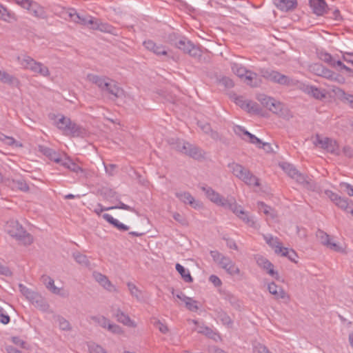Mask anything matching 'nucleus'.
Listing matches in <instances>:
<instances>
[{"label":"nucleus","mask_w":353,"mask_h":353,"mask_svg":"<svg viewBox=\"0 0 353 353\" xmlns=\"http://www.w3.org/2000/svg\"><path fill=\"white\" fill-rule=\"evenodd\" d=\"M260 74L268 81L288 87H296L309 93V86L305 85L298 80L290 78L278 71L262 68L260 70Z\"/></svg>","instance_id":"obj_1"},{"label":"nucleus","mask_w":353,"mask_h":353,"mask_svg":"<svg viewBox=\"0 0 353 353\" xmlns=\"http://www.w3.org/2000/svg\"><path fill=\"white\" fill-rule=\"evenodd\" d=\"M6 230L10 236L24 245H29L33 242V236L16 220L8 221Z\"/></svg>","instance_id":"obj_2"},{"label":"nucleus","mask_w":353,"mask_h":353,"mask_svg":"<svg viewBox=\"0 0 353 353\" xmlns=\"http://www.w3.org/2000/svg\"><path fill=\"white\" fill-rule=\"evenodd\" d=\"M18 61L23 68L30 70L35 74L45 77H49L50 74L48 67L42 63L35 61L30 56L18 57Z\"/></svg>","instance_id":"obj_3"},{"label":"nucleus","mask_w":353,"mask_h":353,"mask_svg":"<svg viewBox=\"0 0 353 353\" xmlns=\"http://www.w3.org/2000/svg\"><path fill=\"white\" fill-rule=\"evenodd\" d=\"M312 143L316 148L323 149L332 154H340L339 145L334 139L316 134L312 138Z\"/></svg>","instance_id":"obj_4"},{"label":"nucleus","mask_w":353,"mask_h":353,"mask_svg":"<svg viewBox=\"0 0 353 353\" xmlns=\"http://www.w3.org/2000/svg\"><path fill=\"white\" fill-rule=\"evenodd\" d=\"M266 243L271 247L276 254L288 258L291 261H295L296 252L293 250L282 246V243L277 237L272 235L264 236Z\"/></svg>","instance_id":"obj_5"},{"label":"nucleus","mask_w":353,"mask_h":353,"mask_svg":"<svg viewBox=\"0 0 353 353\" xmlns=\"http://www.w3.org/2000/svg\"><path fill=\"white\" fill-rule=\"evenodd\" d=\"M210 256L213 260L217 263L221 268L224 269L229 274L236 275L239 274V268L230 259V258L224 256L216 250L210 251Z\"/></svg>","instance_id":"obj_6"},{"label":"nucleus","mask_w":353,"mask_h":353,"mask_svg":"<svg viewBox=\"0 0 353 353\" xmlns=\"http://www.w3.org/2000/svg\"><path fill=\"white\" fill-rule=\"evenodd\" d=\"M311 70L316 75L337 82L339 84H343L345 81V78L341 74L335 73L321 64L315 63L310 65Z\"/></svg>","instance_id":"obj_7"},{"label":"nucleus","mask_w":353,"mask_h":353,"mask_svg":"<svg viewBox=\"0 0 353 353\" xmlns=\"http://www.w3.org/2000/svg\"><path fill=\"white\" fill-rule=\"evenodd\" d=\"M20 292L26 298L29 300L35 307L45 311L47 310L48 305L46 303L43 298L37 292L28 288L23 284L19 285Z\"/></svg>","instance_id":"obj_8"},{"label":"nucleus","mask_w":353,"mask_h":353,"mask_svg":"<svg viewBox=\"0 0 353 353\" xmlns=\"http://www.w3.org/2000/svg\"><path fill=\"white\" fill-rule=\"evenodd\" d=\"M14 1L23 8L28 10L30 14L37 18L44 19L46 17L44 8L36 1L32 0H14Z\"/></svg>","instance_id":"obj_9"},{"label":"nucleus","mask_w":353,"mask_h":353,"mask_svg":"<svg viewBox=\"0 0 353 353\" xmlns=\"http://www.w3.org/2000/svg\"><path fill=\"white\" fill-rule=\"evenodd\" d=\"M201 189L205 193L207 197L213 203L216 205L229 209L234 199H225L223 197L217 192L214 191L212 188L207 186H201Z\"/></svg>","instance_id":"obj_10"},{"label":"nucleus","mask_w":353,"mask_h":353,"mask_svg":"<svg viewBox=\"0 0 353 353\" xmlns=\"http://www.w3.org/2000/svg\"><path fill=\"white\" fill-rule=\"evenodd\" d=\"M325 193L336 205L353 216V201L347 198L341 197L331 190H326Z\"/></svg>","instance_id":"obj_11"},{"label":"nucleus","mask_w":353,"mask_h":353,"mask_svg":"<svg viewBox=\"0 0 353 353\" xmlns=\"http://www.w3.org/2000/svg\"><path fill=\"white\" fill-rule=\"evenodd\" d=\"M176 48L182 50L184 53L188 54L192 57L199 58L201 56V50L199 47L195 46L185 37L180 39Z\"/></svg>","instance_id":"obj_12"},{"label":"nucleus","mask_w":353,"mask_h":353,"mask_svg":"<svg viewBox=\"0 0 353 353\" xmlns=\"http://www.w3.org/2000/svg\"><path fill=\"white\" fill-rule=\"evenodd\" d=\"M229 210L233 212L239 219H241L248 225L256 228V222L254 221L252 216H250L248 213L245 212L243 208L238 205L234 200L230 205Z\"/></svg>","instance_id":"obj_13"},{"label":"nucleus","mask_w":353,"mask_h":353,"mask_svg":"<svg viewBox=\"0 0 353 353\" xmlns=\"http://www.w3.org/2000/svg\"><path fill=\"white\" fill-rule=\"evenodd\" d=\"M280 167L290 177L296 180L297 183L300 184L307 183L306 177L300 173L293 165L283 162L280 164Z\"/></svg>","instance_id":"obj_14"},{"label":"nucleus","mask_w":353,"mask_h":353,"mask_svg":"<svg viewBox=\"0 0 353 353\" xmlns=\"http://www.w3.org/2000/svg\"><path fill=\"white\" fill-rule=\"evenodd\" d=\"M234 102L236 105L240 106L243 110L248 111L250 113H259L260 107L259 104L250 100H246L242 96H236L234 98Z\"/></svg>","instance_id":"obj_15"},{"label":"nucleus","mask_w":353,"mask_h":353,"mask_svg":"<svg viewBox=\"0 0 353 353\" xmlns=\"http://www.w3.org/2000/svg\"><path fill=\"white\" fill-rule=\"evenodd\" d=\"M233 131L237 136L241 137L245 141H249L251 143L257 144L258 145L262 143L261 139L257 138L254 134L250 133L240 125H234L233 127Z\"/></svg>","instance_id":"obj_16"},{"label":"nucleus","mask_w":353,"mask_h":353,"mask_svg":"<svg viewBox=\"0 0 353 353\" xmlns=\"http://www.w3.org/2000/svg\"><path fill=\"white\" fill-rule=\"evenodd\" d=\"M310 8L312 13L317 16H323L329 13V8L325 0H310Z\"/></svg>","instance_id":"obj_17"},{"label":"nucleus","mask_w":353,"mask_h":353,"mask_svg":"<svg viewBox=\"0 0 353 353\" xmlns=\"http://www.w3.org/2000/svg\"><path fill=\"white\" fill-rule=\"evenodd\" d=\"M113 316L116 319L117 321L125 326L133 328L137 326V323L132 320L130 317L120 308H117L114 311Z\"/></svg>","instance_id":"obj_18"},{"label":"nucleus","mask_w":353,"mask_h":353,"mask_svg":"<svg viewBox=\"0 0 353 353\" xmlns=\"http://www.w3.org/2000/svg\"><path fill=\"white\" fill-rule=\"evenodd\" d=\"M93 277L104 289L110 292H117V288L112 283L109 279L100 272H93Z\"/></svg>","instance_id":"obj_19"},{"label":"nucleus","mask_w":353,"mask_h":353,"mask_svg":"<svg viewBox=\"0 0 353 353\" xmlns=\"http://www.w3.org/2000/svg\"><path fill=\"white\" fill-rule=\"evenodd\" d=\"M103 92H107L115 99L123 94V90L117 85L116 81L110 79V81H107V86L103 87Z\"/></svg>","instance_id":"obj_20"},{"label":"nucleus","mask_w":353,"mask_h":353,"mask_svg":"<svg viewBox=\"0 0 353 353\" xmlns=\"http://www.w3.org/2000/svg\"><path fill=\"white\" fill-rule=\"evenodd\" d=\"M175 196L182 203L185 204H189L194 209L199 208L201 205L199 201H197L188 192H176Z\"/></svg>","instance_id":"obj_21"},{"label":"nucleus","mask_w":353,"mask_h":353,"mask_svg":"<svg viewBox=\"0 0 353 353\" xmlns=\"http://www.w3.org/2000/svg\"><path fill=\"white\" fill-rule=\"evenodd\" d=\"M143 46L149 51L157 56L167 55L166 48L161 44H157L151 39L146 40L143 43Z\"/></svg>","instance_id":"obj_22"},{"label":"nucleus","mask_w":353,"mask_h":353,"mask_svg":"<svg viewBox=\"0 0 353 353\" xmlns=\"http://www.w3.org/2000/svg\"><path fill=\"white\" fill-rule=\"evenodd\" d=\"M257 265L266 270L267 273L275 278L279 279V274L277 272L274 270V265L266 258L263 256H259L256 259Z\"/></svg>","instance_id":"obj_23"},{"label":"nucleus","mask_w":353,"mask_h":353,"mask_svg":"<svg viewBox=\"0 0 353 353\" xmlns=\"http://www.w3.org/2000/svg\"><path fill=\"white\" fill-rule=\"evenodd\" d=\"M268 289L269 292L274 295L276 299H283L284 301H288L289 299V296L284 290L274 282H272L268 285Z\"/></svg>","instance_id":"obj_24"},{"label":"nucleus","mask_w":353,"mask_h":353,"mask_svg":"<svg viewBox=\"0 0 353 353\" xmlns=\"http://www.w3.org/2000/svg\"><path fill=\"white\" fill-rule=\"evenodd\" d=\"M86 78L88 81L96 85L101 92H103V87L107 86V81H110V78L106 76L94 74H88Z\"/></svg>","instance_id":"obj_25"},{"label":"nucleus","mask_w":353,"mask_h":353,"mask_svg":"<svg viewBox=\"0 0 353 353\" xmlns=\"http://www.w3.org/2000/svg\"><path fill=\"white\" fill-rule=\"evenodd\" d=\"M241 80L246 85L252 88L259 87L261 83V80L259 77L258 74L250 70H248V72H246V74L243 77V79Z\"/></svg>","instance_id":"obj_26"},{"label":"nucleus","mask_w":353,"mask_h":353,"mask_svg":"<svg viewBox=\"0 0 353 353\" xmlns=\"http://www.w3.org/2000/svg\"><path fill=\"white\" fill-rule=\"evenodd\" d=\"M332 90L339 100L343 103H347L353 108V94H347L341 88L335 86H333Z\"/></svg>","instance_id":"obj_27"},{"label":"nucleus","mask_w":353,"mask_h":353,"mask_svg":"<svg viewBox=\"0 0 353 353\" xmlns=\"http://www.w3.org/2000/svg\"><path fill=\"white\" fill-rule=\"evenodd\" d=\"M273 3L279 10L285 12L293 10L297 6L296 0H273Z\"/></svg>","instance_id":"obj_28"},{"label":"nucleus","mask_w":353,"mask_h":353,"mask_svg":"<svg viewBox=\"0 0 353 353\" xmlns=\"http://www.w3.org/2000/svg\"><path fill=\"white\" fill-rule=\"evenodd\" d=\"M68 15L70 19L74 23H79L83 26H88V21L90 15L81 16L79 13L77 12L74 8L69 9Z\"/></svg>","instance_id":"obj_29"},{"label":"nucleus","mask_w":353,"mask_h":353,"mask_svg":"<svg viewBox=\"0 0 353 353\" xmlns=\"http://www.w3.org/2000/svg\"><path fill=\"white\" fill-rule=\"evenodd\" d=\"M214 313L217 319H219L223 325L228 327H231L233 324V321L230 316L223 311L221 308H216L214 310Z\"/></svg>","instance_id":"obj_30"},{"label":"nucleus","mask_w":353,"mask_h":353,"mask_svg":"<svg viewBox=\"0 0 353 353\" xmlns=\"http://www.w3.org/2000/svg\"><path fill=\"white\" fill-rule=\"evenodd\" d=\"M8 185L12 190H19L23 192H28L29 190L28 185L23 179L8 180Z\"/></svg>","instance_id":"obj_31"},{"label":"nucleus","mask_w":353,"mask_h":353,"mask_svg":"<svg viewBox=\"0 0 353 353\" xmlns=\"http://www.w3.org/2000/svg\"><path fill=\"white\" fill-rule=\"evenodd\" d=\"M84 133V129L76 123L70 120V124L68 125L65 132L66 135H71L72 137H79Z\"/></svg>","instance_id":"obj_32"},{"label":"nucleus","mask_w":353,"mask_h":353,"mask_svg":"<svg viewBox=\"0 0 353 353\" xmlns=\"http://www.w3.org/2000/svg\"><path fill=\"white\" fill-rule=\"evenodd\" d=\"M0 82L12 86H17L19 84V79L9 73L0 70Z\"/></svg>","instance_id":"obj_33"},{"label":"nucleus","mask_w":353,"mask_h":353,"mask_svg":"<svg viewBox=\"0 0 353 353\" xmlns=\"http://www.w3.org/2000/svg\"><path fill=\"white\" fill-rule=\"evenodd\" d=\"M183 154L195 159H199L203 157L202 150L199 148L193 145L188 142L187 143L186 149Z\"/></svg>","instance_id":"obj_34"},{"label":"nucleus","mask_w":353,"mask_h":353,"mask_svg":"<svg viewBox=\"0 0 353 353\" xmlns=\"http://www.w3.org/2000/svg\"><path fill=\"white\" fill-rule=\"evenodd\" d=\"M41 281L52 293L54 294H60L61 289L54 285V279L47 275L41 276Z\"/></svg>","instance_id":"obj_35"},{"label":"nucleus","mask_w":353,"mask_h":353,"mask_svg":"<svg viewBox=\"0 0 353 353\" xmlns=\"http://www.w3.org/2000/svg\"><path fill=\"white\" fill-rule=\"evenodd\" d=\"M103 218L108 222L110 224L112 225L114 227L117 228L120 231H128L129 230V227L124 225L122 223H120L117 219L113 218L110 214H103Z\"/></svg>","instance_id":"obj_36"},{"label":"nucleus","mask_w":353,"mask_h":353,"mask_svg":"<svg viewBox=\"0 0 353 353\" xmlns=\"http://www.w3.org/2000/svg\"><path fill=\"white\" fill-rule=\"evenodd\" d=\"M243 181L245 184L250 186H259V179L254 175L249 170H247L245 172V174L241 179Z\"/></svg>","instance_id":"obj_37"},{"label":"nucleus","mask_w":353,"mask_h":353,"mask_svg":"<svg viewBox=\"0 0 353 353\" xmlns=\"http://www.w3.org/2000/svg\"><path fill=\"white\" fill-rule=\"evenodd\" d=\"M168 143L172 149L183 154L188 142L182 139L172 138L169 139Z\"/></svg>","instance_id":"obj_38"},{"label":"nucleus","mask_w":353,"mask_h":353,"mask_svg":"<svg viewBox=\"0 0 353 353\" xmlns=\"http://www.w3.org/2000/svg\"><path fill=\"white\" fill-rule=\"evenodd\" d=\"M228 168L231 170L232 174L239 179H241V178L245 174V172L248 170L241 164L234 162L229 163Z\"/></svg>","instance_id":"obj_39"},{"label":"nucleus","mask_w":353,"mask_h":353,"mask_svg":"<svg viewBox=\"0 0 353 353\" xmlns=\"http://www.w3.org/2000/svg\"><path fill=\"white\" fill-rule=\"evenodd\" d=\"M197 332L198 333L204 334L205 336L214 341H217L218 339H220V336L217 332H216L210 327L205 325L199 326L198 327Z\"/></svg>","instance_id":"obj_40"},{"label":"nucleus","mask_w":353,"mask_h":353,"mask_svg":"<svg viewBox=\"0 0 353 353\" xmlns=\"http://www.w3.org/2000/svg\"><path fill=\"white\" fill-rule=\"evenodd\" d=\"M230 66L232 72L239 77L241 79H243V77L248 71V70L241 63H231Z\"/></svg>","instance_id":"obj_41"},{"label":"nucleus","mask_w":353,"mask_h":353,"mask_svg":"<svg viewBox=\"0 0 353 353\" xmlns=\"http://www.w3.org/2000/svg\"><path fill=\"white\" fill-rule=\"evenodd\" d=\"M176 270L180 274L184 281L191 283L193 279L190 275V271L185 269L183 265L179 263L176 264Z\"/></svg>","instance_id":"obj_42"},{"label":"nucleus","mask_w":353,"mask_h":353,"mask_svg":"<svg viewBox=\"0 0 353 353\" xmlns=\"http://www.w3.org/2000/svg\"><path fill=\"white\" fill-rule=\"evenodd\" d=\"M62 166L75 173L83 172V169L70 159H65L62 163Z\"/></svg>","instance_id":"obj_43"},{"label":"nucleus","mask_w":353,"mask_h":353,"mask_svg":"<svg viewBox=\"0 0 353 353\" xmlns=\"http://www.w3.org/2000/svg\"><path fill=\"white\" fill-rule=\"evenodd\" d=\"M115 28L108 23L102 22L101 19L99 20L97 26L94 28V30H99L105 33L114 34Z\"/></svg>","instance_id":"obj_44"},{"label":"nucleus","mask_w":353,"mask_h":353,"mask_svg":"<svg viewBox=\"0 0 353 353\" xmlns=\"http://www.w3.org/2000/svg\"><path fill=\"white\" fill-rule=\"evenodd\" d=\"M73 257L74 260L81 265H83L85 267H89L90 265V263L87 256L79 252H74Z\"/></svg>","instance_id":"obj_45"},{"label":"nucleus","mask_w":353,"mask_h":353,"mask_svg":"<svg viewBox=\"0 0 353 353\" xmlns=\"http://www.w3.org/2000/svg\"><path fill=\"white\" fill-rule=\"evenodd\" d=\"M310 94L318 100H323L326 98V91L324 89H319L312 85H310Z\"/></svg>","instance_id":"obj_46"},{"label":"nucleus","mask_w":353,"mask_h":353,"mask_svg":"<svg viewBox=\"0 0 353 353\" xmlns=\"http://www.w3.org/2000/svg\"><path fill=\"white\" fill-rule=\"evenodd\" d=\"M257 207L259 210L263 212L265 215L270 216L272 218L274 217V210L270 206L266 205L264 202L259 201L257 203Z\"/></svg>","instance_id":"obj_47"},{"label":"nucleus","mask_w":353,"mask_h":353,"mask_svg":"<svg viewBox=\"0 0 353 353\" xmlns=\"http://www.w3.org/2000/svg\"><path fill=\"white\" fill-rule=\"evenodd\" d=\"M90 319L105 329H107L110 323V321L104 316H90Z\"/></svg>","instance_id":"obj_48"},{"label":"nucleus","mask_w":353,"mask_h":353,"mask_svg":"<svg viewBox=\"0 0 353 353\" xmlns=\"http://www.w3.org/2000/svg\"><path fill=\"white\" fill-rule=\"evenodd\" d=\"M316 239L319 241V242L326 246L330 240V236L323 232V230H318L316 234Z\"/></svg>","instance_id":"obj_49"},{"label":"nucleus","mask_w":353,"mask_h":353,"mask_svg":"<svg viewBox=\"0 0 353 353\" xmlns=\"http://www.w3.org/2000/svg\"><path fill=\"white\" fill-rule=\"evenodd\" d=\"M70 124V119L65 117L62 116L59 120L56 122V125L57 128L63 131L64 133L66 130V128L68 125Z\"/></svg>","instance_id":"obj_50"},{"label":"nucleus","mask_w":353,"mask_h":353,"mask_svg":"<svg viewBox=\"0 0 353 353\" xmlns=\"http://www.w3.org/2000/svg\"><path fill=\"white\" fill-rule=\"evenodd\" d=\"M127 285L131 295L134 296L137 300H139L141 296V292L139 290V288L131 282H128Z\"/></svg>","instance_id":"obj_51"},{"label":"nucleus","mask_w":353,"mask_h":353,"mask_svg":"<svg viewBox=\"0 0 353 353\" xmlns=\"http://www.w3.org/2000/svg\"><path fill=\"white\" fill-rule=\"evenodd\" d=\"M88 347L90 353H105L106 352L103 347L95 343H88Z\"/></svg>","instance_id":"obj_52"},{"label":"nucleus","mask_w":353,"mask_h":353,"mask_svg":"<svg viewBox=\"0 0 353 353\" xmlns=\"http://www.w3.org/2000/svg\"><path fill=\"white\" fill-rule=\"evenodd\" d=\"M258 100L263 105L266 107L268 110L270 107L272 102H274V99L272 97H268L265 94H260L257 97Z\"/></svg>","instance_id":"obj_53"},{"label":"nucleus","mask_w":353,"mask_h":353,"mask_svg":"<svg viewBox=\"0 0 353 353\" xmlns=\"http://www.w3.org/2000/svg\"><path fill=\"white\" fill-rule=\"evenodd\" d=\"M183 36L179 35L175 32H172L168 35V41L170 45L176 48L178 42L180 41L181 38H183Z\"/></svg>","instance_id":"obj_54"},{"label":"nucleus","mask_w":353,"mask_h":353,"mask_svg":"<svg viewBox=\"0 0 353 353\" xmlns=\"http://www.w3.org/2000/svg\"><path fill=\"white\" fill-rule=\"evenodd\" d=\"M219 83L225 88H232L234 83L232 79L228 77H223L219 80Z\"/></svg>","instance_id":"obj_55"},{"label":"nucleus","mask_w":353,"mask_h":353,"mask_svg":"<svg viewBox=\"0 0 353 353\" xmlns=\"http://www.w3.org/2000/svg\"><path fill=\"white\" fill-rule=\"evenodd\" d=\"M187 309L191 312H196L199 310L198 301L190 298L185 303Z\"/></svg>","instance_id":"obj_56"},{"label":"nucleus","mask_w":353,"mask_h":353,"mask_svg":"<svg viewBox=\"0 0 353 353\" xmlns=\"http://www.w3.org/2000/svg\"><path fill=\"white\" fill-rule=\"evenodd\" d=\"M107 330L110 332L116 334H122L123 333V330L121 326L111 322L109 324Z\"/></svg>","instance_id":"obj_57"},{"label":"nucleus","mask_w":353,"mask_h":353,"mask_svg":"<svg viewBox=\"0 0 353 353\" xmlns=\"http://www.w3.org/2000/svg\"><path fill=\"white\" fill-rule=\"evenodd\" d=\"M11 17V13L7 10L6 8L0 4V19L3 21H9Z\"/></svg>","instance_id":"obj_58"},{"label":"nucleus","mask_w":353,"mask_h":353,"mask_svg":"<svg viewBox=\"0 0 353 353\" xmlns=\"http://www.w3.org/2000/svg\"><path fill=\"white\" fill-rule=\"evenodd\" d=\"M153 325L163 334L168 332V327L166 325L163 324L161 321L156 319L153 322Z\"/></svg>","instance_id":"obj_59"},{"label":"nucleus","mask_w":353,"mask_h":353,"mask_svg":"<svg viewBox=\"0 0 353 353\" xmlns=\"http://www.w3.org/2000/svg\"><path fill=\"white\" fill-rule=\"evenodd\" d=\"M282 109V104L276 101V99H274V102L272 101L270 104V107L269 108V110L272 112L273 113L278 114Z\"/></svg>","instance_id":"obj_60"},{"label":"nucleus","mask_w":353,"mask_h":353,"mask_svg":"<svg viewBox=\"0 0 353 353\" xmlns=\"http://www.w3.org/2000/svg\"><path fill=\"white\" fill-rule=\"evenodd\" d=\"M10 341L16 345L17 346L21 347V348L26 349V342L21 339L19 336H12L10 339Z\"/></svg>","instance_id":"obj_61"},{"label":"nucleus","mask_w":353,"mask_h":353,"mask_svg":"<svg viewBox=\"0 0 353 353\" xmlns=\"http://www.w3.org/2000/svg\"><path fill=\"white\" fill-rule=\"evenodd\" d=\"M318 56L320 59L325 61V63H327L331 65L334 58L332 57V55L327 52H321L318 53Z\"/></svg>","instance_id":"obj_62"},{"label":"nucleus","mask_w":353,"mask_h":353,"mask_svg":"<svg viewBox=\"0 0 353 353\" xmlns=\"http://www.w3.org/2000/svg\"><path fill=\"white\" fill-rule=\"evenodd\" d=\"M325 247L332 251H334V252H343V248L341 246H340L338 243H336L335 242H332L331 239Z\"/></svg>","instance_id":"obj_63"},{"label":"nucleus","mask_w":353,"mask_h":353,"mask_svg":"<svg viewBox=\"0 0 353 353\" xmlns=\"http://www.w3.org/2000/svg\"><path fill=\"white\" fill-rule=\"evenodd\" d=\"M254 353H272L263 345L258 343L254 347Z\"/></svg>","instance_id":"obj_64"}]
</instances>
